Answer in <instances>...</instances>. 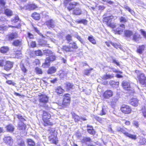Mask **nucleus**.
Returning a JSON list of instances; mask_svg holds the SVG:
<instances>
[{
    "label": "nucleus",
    "mask_w": 146,
    "mask_h": 146,
    "mask_svg": "<svg viewBox=\"0 0 146 146\" xmlns=\"http://www.w3.org/2000/svg\"><path fill=\"white\" fill-rule=\"evenodd\" d=\"M119 97L118 96H116L114 97L112 99V103L114 104V103H116L118 100L119 98Z\"/></svg>",
    "instance_id": "obj_43"
},
{
    "label": "nucleus",
    "mask_w": 146,
    "mask_h": 146,
    "mask_svg": "<svg viewBox=\"0 0 146 146\" xmlns=\"http://www.w3.org/2000/svg\"><path fill=\"white\" fill-rule=\"evenodd\" d=\"M8 26L9 27H13V28H19L20 27L21 25H20V24H19L18 25H17L16 26H12V25H9Z\"/></svg>",
    "instance_id": "obj_59"
},
{
    "label": "nucleus",
    "mask_w": 146,
    "mask_h": 146,
    "mask_svg": "<svg viewBox=\"0 0 146 146\" xmlns=\"http://www.w3.org/2000/svg\"><path fill=\"white\" fill-rule=\"evenodd\" d=\"M75 37L81 43H83V40L80 36L76 35H75Z\"/></svg>",
    "instance_id": "obj_49"
},
{
    "label": "nucleus",
    "mask_w": 146,
    "mask_h": 146,
    "mask_svg": "<svg viewBox=\"0 0 146 146\" xmlns=\"http://www.w3.org/2000/svg\"><path fill=\"white\" fill-rule=\"evenodd\" d=\"M64 91V90H63L60 86L58 87L56 89V92L58 94H62Z\"/></svg>",
    "instance_id": "obj_33"
},
{
    "label": "nucleus",
    "mask_w": 146,
    "mask_h": 146,
    "mask_svg": "<svg viewBox=\"0 0 146 146\" xmlns=\"http://www.w3.org/2000/svg\"><path fill=\"white\" fill-rule=\"evenodd\" d=\"M49 138L50 141L51 143L55 144H57L58 142L57 141V139L56 136L52 135L50 136Z\"/></svg>",
    "instance_id": "obj_19"
},
{
    "label": "nucleus",
    "mask_w": 146,
    "mask_h": 146,
    "mask_svg": "<svg viewBox=\"0 0 146 146\" xmlns=\"http://www.w3.org/2000/svg\"><path fill=\"white\" fill-rule=\"evenodd\" d=\"M9 49L8 47L4 46L1 48L0 51L2 53H5L8 51Z\"/></svg>",
    "instance_id": "obj_30"
},
{
    "label": "nucleus",
    "mask_w": 146,
    "mask_h": 146,
    "mask_svg": "<svg viewBox=\"0 0 146 146\" xmlns=\"http://www.w3.org/2000/svg\"><path fill=\"white\" fill-rule=\"evenodd\" d=\"M4 13L5 14L8 16H11L13 15V12L10 9H7L5 10Z\"/></svg>",
    "instance_id": "obj_21"
},
{
    "label": "nucleus",
    "mask_w": 146,
    "mask_h": 146,
    "mask_svg": "<svg viewBox=\"0 0 146 146\" xmlns=\"http://www.w3.org/2000/svg\"><path fill=\"white\" fill-rule=\"evenodd\" d=\"M78 23H82L84 25H86L87 23V21L86 20L83 19L80 21H78Z\"/></svg>",
    "instance_id": "obj_53"
},
{
    "label": "nucleus",
    "mask_w": 146,
    "mask_h": 146,
    "mask_svg": "<svg viewBox=\"0 0 146 146\" xmlns=\"http://www.w3.org/2000/svg\"><path fill=\"white\" fill-rule=\"evenodd\" d=\"M21 44V41L18 40H14L13 43V44L15 46H20Z\"/></svg>",
    "instance_id": "obj_26"
},
{
    "label": "nucleus",
    "mask_w": 146,
    "mask_h": 146,
    "mask_svg": "<svg viewBox=\"0 0 146 146\" xmlns=\"http://www.w3.org/2000/svg\"><path fill=\"white\" fill-rule=\"evenodd\" d=\"M141 32L143 36L145 38H146V32L142 30H141Z\"/></svg>",
    "instance_id": "obj_64"
},
{
    "label": "nucleus",
    "mask_w": 146,
    "mask_h": 146,
    "mask_svg": "<svg viewBox=\"0 0 146 146\" xmlns=\"http://www.w3.org/2000/svg\"><path fill=\"white\" fill-rule=\"evenodd\" d=\"M57 69L54 66H52L49 68L47 70V73L48 74H51L55 73Z\"/></svg>",
    "instance_id": "obj_18"
},
{
    "label": "nucleus",
    "mask_w": 146,
    "mask_h": 146,
    "mask_svg": "<svg viewBox=\"0 0 146 146\" xmlns=\"http://www.w3.org/2000/svg\"><path fill=\"white\" fill-rule=\"evenodd\" d=\"M70 95L68 94H66L63 96V100L62 103H59L56 104V105L58 106V108L61 109L63 108L68 106L70 102Z\"/></svg>",
    "instance_id": "obj_1"
},
{
    "label": "nucleus",
    "mask_w": 146,
    "mask_h": 146,
    "mask_svg": "<svg viewBox=\"0 0 146 146\" xmlns=\"http://www.w3.org/2000/svg\"><path fill=\"white\" fill-rule=\"evenodd\" d=\"M32 16L34 19L36 20H39L40 18V14L36 12L33 13Z\"/></svg>",
    "instance_id": "obj_23"
},
{
    "label": "nucleus",
    "mask_w": 146,
    "mask_h": 146,
    "mask_svg": "<svg viewBox=\"0 0 146 146\" xmlns=\"http://www.w3.org/2000/svg\"><path fill=\"white\" fill-rule=\"evenodd\" d=\"M13 66V63L10 61H7L5 66V69L7 71L10 70Z\"/></svg>",
    "instance_id": "obj_17"
},
{
    "label": "nucleus",
    "mask_w": 146,
    "mask_h": 146,
    "mask_svg": "<svg viewBox=\"0 0 146 146\" xmlns=\"http://www.w3.org/2000/svg\"><path fill=\"white\" fill-rule=\"evenodd\" d=\"M114 75L113 74H106V75L103 76V78L105 79H111L113 78Z\"/></svg>",
    "instance_id": "obj_27"
},
{
    "label": "nucleus",
    "mask_w": 146,
    "mask_h": 146,
    "mask_svg": "<svg viewBox=\"0 0 146 146\" xmlns=\"http://www.w3.org/2000/svg\"><path fill=\"white\" fill-rule=\"evenodd\" d=\"M114 17L111 15L109 17L104 18L103 21L104 22H105L108 26L113 28L115 27V25L111 23L112 19Z\"/></svg>",
    "instance_id": "obj_7"
},
{
    "label": "nucleus",
    "mask_w": 146,
    "mask_h": 146,
    "mask_svg": "<svg viewBox=\"0 0 146 146\" xmlns=\"http://www.w3.org/2000/svg\"><path fill=\"white\" fill-rule=\"evenodd\" d=\"M27 143L30 146H33L35 145V143L31 139H28L27 140Z\"/></svg>",
    "instance_id": "obj_37"
},
{
    "label": "nucleus",
    "mask_w": 146,
    "mask_h": 146,
    "mask_svg": "<svg viewBox=\"0 0 146 146\" xmlns=\"http://www.w3.org/2000/svg\"><path fill=\"white\" fill-rule=\"evenodd\" d=\"M139 35L136 33L133 35V40L137 42L140 39Z\"/></svg>",
    "instance_id": "obj_32"
},
{
    "label": "nucleus",
    "mask_w": 146,
    "mask_h": 146,
    "mask_svg": "<svg viewBox=\"0 0 146 146\" xmlns=\"http://www.w3.org/2000/svg\"><path fill=\"white\" fill-rule=\"evenodd\" d=\"M113 95V92L111 90H110L106 91L103 94L104 97L106 99H109L110 97L112 96Z\"/></svg>",
    "instance_id": "obj_12"
},
{
    "label": "nucleus",
    "mask_w": 146,
    "mask_h": 146,
    "mask_svg": "<svg viewBox=\"0 0 146 146\" xmlns=\"http://www.w3.org/2000/svg\"><path fill=\"white\" fill-rule=\"evenodd\" d=\"M133 125L135 127H137L139 126V123L137 121H133Z\"/></svg>",
    "instance_id": "obj_58"
},
{
    "label": "nucleus",
    "mask_w": 146,
    "mask_h": 146,
    "mask_svg": "<svg viewBox=\"0 0 146 146\" xmlns=\"http://www.w3.org/2000/svg\"><path fill=\"white\" fill-rule=\"evenodd\" d=\"M121 111L123 113L129 114L131 113V109L128 106L123 105L121 108Z\"/></svg>",
    "instance_id": "obj_9"
},
{
    "label": "nucleus",
    "mask_w": 146,
    "mask_h": 146,
    "mask_svg": "<svg viewBox=\"0 0 146 146\" xmlns=\"http://www.w3.org/2000/svg\"><path fill=\"white\" fill-rule=\"evenodd\" d=\"M91 129H87V131L88 133L91 134H94L95 133V131L93 129V127H90Z\"/></svg>",
    "instance_id": "obj_41"
},
{
    "label": "nucleus",
    "mask_w": 146,
    "mask_h": 146,
    "mask_svg": "<svg viewBox=\"0 0 146 146\" xmlns=\"http://www.w3.org/2000/svg\"><path fill=\"white\" fill-rule=\"evenodd\" d=\"M17 117L20 121L18 125V129L25 131L26 129V125L24 123V121H25V119L19 114L17 115Z\"/></svg>",
    "instance_id": "obj_3"
},
{
    "label": "nucleus",
    "mask_w": 146,
    "mask_h": 146,
    "mask_svg": "<svg viewBox=\"0 0 146 146\" xmlns=\"http://www.w3.org/2000/svg\"><path fill=\"white\" fill-rule=\"evenodd\" d=\"M34 29L35 30V31L37 32L38 34L40 35V36H43L42 34L41 33H40V32L39 31V30L38 29L35 27H34Z\"/></svg>",
    "instance_id": "obj_56"
},
{
    "label": "nucleus",
    "mask_w": 146,
    "mask_h": 146,
    "mask_svg": "<svg viewBox=\"0 0 146 146\" xmlns=\"http://www.w3.org/2000/svg\"><path fill=\"white\" fill-rule=\"evenodd\" d=\"M69 46L71 48H77L78 46H77L75 42L70 43L69 44Z\"/></svg>",
    "instance_id": "obj_44"
},
{
    "label": "nucleus",
    "mask_w": 146,
    "mask_h": 146,
    "mask_svg": "<svg viewBox=\"0 0 146 146\" xmlns=\"http://www.w3.org/2000/svg\"><path fill=\"white\" fill-rule=\"evenodd\" d=\"M112 61L113 63H115L117 66H119L120 65L119 63L115 59L112 58Z\"/></svg>",
    "instance_id": "obj_60"
},
{
    "label": "nucleus",
    "mask_w": 146,
    "mask_h": 146,
    "mask_svg": "<svg viewBox=\"0 0 146 146\" xmlns=\"http://www.w3.org/2000/svg\"><path fill=\"white\" fill-rule=\"evenodd\" d=\"M120 22L121 23H125L127 22V20L124 17H121L119 19Z\"/></svg>",
    "instance_id": "obj_51"
},
{
    "label": "nucleus",
    "mask_w": 146,
    "mask_h": 146,
    "mask_svg": "<svg viewBox=\"0 0 146 146\" xmlns=\"http://www.w3.org/2000/svg\"><path fill=\"white\" fill-rule=\"evenodd\" d=\"M46 24L49 28H53L55 26V23L53 20L51 19L47 21Z\"/></svg>",
    "instance_id": "obj_14"
},
{
    "label": "nucleus",
    "mask_w": 146,
    "mask_h": 146,
    "mask_svg": "<svg viewBox=\"0 0 146 146\" xmlns=\"http://www.w3.org/2000/svg\"><path fill=\"white\" fill-rule=\"evenodd\" d=\"M18 37V33L17 32H12L9 33L5 37V39L7 41H11Z\"/></svg>",
    "instance_id": "obj_8"
},
{
    "label": "nucleus",
    "mask_w": 146,
    "mask_h": 146,
    "mask_svg": "<svg viewBox=\"0 0 146 146\" xmlns=\"http://www.w3.org/2000/svg\"><path fill=\"white\" fill-rule=\"evenodd\" d=\"M66 88L67 89H70L72 88L73 85L72 84H71L68 82H66L64 84Z\"/></svg>",
    "instance_id": "obj_35"
},
{
    "label": "nucleus",
    "mask_w": 146,
    "mask_h": 146,
    "mask_svg": "<svg viewBox=\"0 0 146 146\" xmlns=\"http://www.w3.org/2000/svg\"><path fill=\"white\" fill-rule=\"evenodd\" d=\"M31 46L32 47H34L36 46V43L35 42L32 41L31 44Z\"/></svg>",
    "instance_id": "obj_63"
},
{
    "label": "nucleus",
    "mask_w": 146,
    "mask_h": 146,
    "mask_svg": "<svg viewBox=\"0 0 146 146\" xmlns=\"http://www.w3.org/2000/svg\"><path fill=\"white\" fill-rule=\"evenodd\" d=\"M19 20V17L18 16H16L14 19H12L11 20V21L12 22V24L15 23L17 22Z\"/></svg>",
    "instance_id": "obj_40"
},
{
    "label": "nucleus",
    "mask_w": 146,
    "mask_h": 146,
    "mask_svg": "<svg viewBox=\"0 0 146 146\" xmlns=\"http://www.w3.org/2000/svg\"><path fill=\"white\" fill-rule=\"evenodd\" d=\"M107 107L106 106H103L102 108V115H105L107 112Z\"/></svg>",
    "instance_id": "obj_38"
},
{
    "label": "nucleus",
    "mask_w": 146,
    "mask_h": 146,
    "mask_svg": "<svg viewBox=\"0 0 146 146\" xmlns=\"http://www.w3.org/2000/svg\"><path fill=\"white\" fill-rule=\"evenodd\" d=\"M5 4V2L4 0H0V5L4 6Z\"/></svg>",
    "instance_id": "obj_57"
},
{
    "label": "nucleus",
    "mask_w": 146,
    "mask_h": 146,
    "mask_svg": "<svg viewBox=\"0 0 146 146\" xmlns=\"http://www.w3.org/2000/svg\"><path fill=\"white\" fill-rule=\"evenodd\" d=\"M139 143L142 145H144L146 143V139L144 138H143L141 139L139 141Z\"/></svg>",
    "instance_id": "obj_47"
},
{
    "label": "nucleus",
    "mask_w": 146,
    "mask_h": 146,
    "mask_svg": "<svg viewBox=\"0 0 146 146\" xmlns=\"http://www.w3.org/2000/svg\"><path fill=\"white\" fill-rule=\"evenodd\" d=\"M6 128L7 130L9 132H13L14 129L13 126L11 124L7 126Z\"/></svg>",
    "instance_id": "obj_29"
},
{
    "label": "nucleus",
    "mask_w": 146,
    "mask_h": 146,
    "mask_svg": "<svg viewBox=\"0 0 146 146\" xmlns=\"http://www.w3.org/2000/svg\"><path fill=\"white\" fill-rule=\"evenodd\" d=\"M109 84L111 86L115 87V86L118 85L119 83L118 82H115L113 80H111L110 81Z\"/></svg>",
    "instance_id": "obj_31"
},
{
    "label": "nucleus",
    "mask_w": 146,
    "mask_h": 146,
    "mask_svg": "<svg viewBox=\"0 0 146 146\" xmlns=\"http://www.w3.org/2000/svg\"><path fill=\"white\" fill-rule=\"evenodd\" d=\"M135 73L137 76V78L140 83L142 84H144L146 80V77L144 74L139 70H136Z\"/></svg>",
    "instance_id": "obj_6"
},
{
    "label": "nucleus",
    "mask_w": 146,
    "mask_h": 146,
    "mask_svg": "<svg viewBox=\"0 0 146 146\" xmlns=\"http://www.w3.org/2000/svg\"><path fill=\"white\" fill-rule=\"evenodd\" d=\"M122 86L123 88L125 90H130L131 88L130 84L126 81H123L122 82Z\"/></svg>",
    "instance_id": "obj_16"
},
{
    "label": "nucleus",
    "mask_w": 146,
    "mask_h": 146,
    "mask_svg": "<svg viewBox=\"0 0 146 146\" xmlns=\"http://www.w3.org/2000/svg\"><path fill=\"white\" fill-rule=\"evenodd\" d=\"M142 111L144 117L146 116V108L145 107H143L142 109Z\"/></svg>",
    "instance_id": "obj_52"
},
{
    "label": "nucleus",
    "mask_w": 146,
    "mask_h": 146,
    "mask_svg": "<svg viewBox=\"0 0 146 146\" xmlns=\"http://www.w3.org/2000/svg\"><path fill=\"white\" fill-rule=\"evenodd\" d=\"M35 54L37 56H40L42 54V52L41 51L39 50H38L35 51Z\"/></svg>",
    "instance_id": "obj_48"
},
{
    "label": "nucleus",
    "mask_w": 146,
    "mask_h": 146,
    "mask_svg": "<svg viewBox=\"0 0 146 146\" xmlns=\"http://www.w3.org/2000/svg\"><path fill=\"white\" fill-rule=\"evenodd\" d=\"M84 140L85 141L90 142L91 141L90 138L89 137H85L84 138Z\"/></svg>",
    "instance_id": "obj_62"
},
{
    "label": "nucleus",
    "mask_w": 146,
    "mask_h": 146,
    "mask_svg": "<svg viewBox=\"0 0 146 146\" xmlns=\"http://www.w3.org/2000/svg\"><path fill=\"white\" fill-rule=\"evenodd\" d=\"M44 121L43 124L44 126L48 125H52V123L50 122L49 119H43Z\"/></svg>",
    "instance_id": "obj_25"
},
{
    "label": "nucleus",
    "mask_w": 146,
    "mask_h": 146,
    "mask_svg": "<svg viewBox=\"0 0 146 146\" xmlns=\"http://www.w3.org/2000/svg\"><path fill=\"white\" fill-rule=\"evenodd\" d=\"M21 68L22 70L24 73H26L27 72V70L23 65H22L21 66Z\"/></svg>",
    "instance_id": "obj_50"
},
{
    "label": "nucleus",
    "mask_w": 146,
    "mask_h": 146,
    "mask_svg": "<svg viewBox=\"0 0 146 146\" xmlns=\"http://www.w3.org/2000/svg\"><path fill=\"white\" fill-rule=\"evenodd\" d=\"M81 13V11L78 8H76L74 10L73 12V14L76 15H80Z\"/></svg>",
    "instance_id": "obj_24"
},
{
    "label": "nucleus",
    "mask_w": 146,
    "mask_h": 146,
    "mask_svg": "<svg viewBox=\"0 0 146 146\" xmlns=\"http://www.w3.org/2000/svg\"><path fill=\"white\" fill-rule=\"evenodd\" d=\"M6 82L8 84L10 85H14L15 84V83L14 82H13L11 80L7 81Z\"/></svg>",
    "instance_id": "obj_61"
},
{
    "label": "nucleus",
    "mask_w": 146,
    "mask_h": 146,
    "mask_svg": "<svg viewBox=\"0 0 146 146\" xmlns=\"http://www.w3.org/2000/svg\"><path fill=\"white\" fill-rule=\"evenodd\" d=\"M145 46L144 45L140 46L137 48V53L140 54H141L143 53V51L144 50Z\"/></svg>",
    "instance_id": "obj_22"
},
{
    "label": "nucleus",
    "mask_w": 146,
    "mask_h": 146,
    "mask_svg": "<svg viewBox=\"0 0 146 146\" xmlns=\"http://www.w3.org/2000/svg\"><path fill=\"white\" fill-rule=\"evenodd\" d=\"M125 28V25L124 24L120 25L119 27L117 28L116 30L117 33L120 34H121Z\"/></svg>",
    "instance_id": "obj_13"
},
{
    "label": "nucleus",
    "mask_w": 146,
    "mask_h": 146,
    "mask_svg": "<svg viewBox=\"0 0 146 146\" xmlns=\"http://www.w3.org/2000/svg\"><path fill=\"white\" fill-rule=\"evenodd\" d=\"M42 117L43 119H49L51 117V115L48 112L46 111H44Z\"/></svg>",
    "instance_id": "obj_20"
},
{
    "label": "nucleus",
    "mask_w": 146,
    "mask_h": 146,
    "mask_svg": "<svg viewBox=\"0 0 146 146\" xmlns=\"http://www.w3.org/2000/svg\"><path fill=\"white\" fill-rule=\"evenodd\" d=\"M35 71L37 74H42V71L41 68L38 67H36L35 68Z\"/></svg>",
    "instance_id": "obj_42"
},
{
    "label": "nucleus",
    "mask_w": 146,
    "mask_h": 146,
    "mask_svg": "<svg viewBox=\"0 0 146 146\" xmlns=\"http://www.w3.org/2000/svg\"><path fill=\"white\" fill-rule=\"evenodd\" d=\"M3 140L5 143L10 146L13 143V139L10 136L5 137Z\"/></svg>",
    "instance_id": "obj_11"
},
{
    "label": "nucleus",
    "mask_w": 146,
    "mask_h": 146,
    "mask_svg": "<svg viewBox=\"0 0 146 146\" xmlns=\"http://www.w3.org/2000/svg\"><path fill=\"white\" fill-rule=\"evenodd\" d=\"M130 104L134 106H137L138 104V100L135 98H133L129 101Z\"/></svg>",
    "instance_id": "obj_15"
},
{
    "label": "nucleus",
    "mask_w": 146,
    "mask_h": 146,
    "mask_svg": "<svg viewBox=\"0 0 146 146\" xmlns=\"http://www.w3.org/2000/svg\"><path fill=\"white\" fill-rule=\"evenodd\" d=\"M89 40L91 42L92 44H95L96 43V42L95 40L92 36H89L88 38Z\"/></svg>",
    "instance_id": "obj_45"
},
{
    "label": "nucleus",
    "mask_w": 146,
    "mask_h": 146,
    "mask_svg": "<svg viewBox=\"0 0 146 146\" xmlns=\"http://www.w3.org/2000/svg\"><path fill=\"white\" fill-rule=\"evenodd\" d=\"M133 34L132 31L127 30L125 31V35L127 37H130Z\"/></svg>",
    "instance_id": "obj_36"
},
{
    "label": "nucleus",
    "mask_w": 146,
    "mask_h": 146,
    "mask_svg": "<svg viewBox=\"0 0 146 146\" xmlns=\"http://www.w3.org/2000/svg\"><path fill=\"white\" fill-rule=\"evenodd\" d=\"M116 130L118 131L122 132L125 135L132 139L135 140L137 138L136 135H132L128 132L127 131L128 129L126 128H122L119 127L118 126L116 128Z\"/></svg>",
    "instance_id": "obj_2"
},
{
    "label": "nucleus",
    "mask_w": 146,
    "mask_h": 146,
    "mask_svg": "<svg viewBox=\"0 0 146 146\" xmlns=\"http://www.w3.org/2000/svg\"><path fill=\"white\" fill-rule=\"evenodd\" d=\"M18 145L19 146H25V143L24 141L21 139H19L17 140Z\"/></svg>",
    "instance_id": "obj_39"
},
{
    "label": "nucleus",
    "mask_w": 146,
    "mask_h": 146,
    "mask_svg": "<svg viewBox=\"0 0 146 146\" xmlns=\"http://www.w3.org/2000/svg\"><path fill=\"white\" fill-rule=\"evenodd\" d=\"M111 69L112 70V71L115 72L116 73H122V72L119 71H118L116 69L113 68H111Z\"/></svg>",
    "instance_id": "obj_55"
},
{
    "label": "nucleus",
    "mask_w": 146,
    "mask_h": 146,
    "mask_svg": "<svg viewBox=\"0 0 146 146\" xmlns=\"http://www.w3.org/2000/svg\"><path fill=\"white\" fill-rule=\"evenodd\" d=\"M56 59V56L54 54H52L48 57L46 58L45 62L43 63L42 66L43 68H46L48 67L50 65V62L51 61H53Z\"/></svg>",
    "instance_id": "obj_5"
},
{
    "label": "nucleus",
    "mask_w": 146,
    "mask_h": 146,
    "mask_svg": "<svg viewBox=\"0 0 146 146\" xmlns=\"http://www.w3.org/2000/svg\"><path fill=\"white\" fill-rule=\"evenodd\" d=\"M124 8L126 10H128L129 12H130L131 14L133 15L135 14L134 12L132 10H131L128 6L127 5H125L124 6Z\"/></svg>",
    "instance_id": "obj_34"
},
{
    "label": "nucleus",
    "mask_w": 146,
    "mask_h": 146,
    "mask_svg": "<svg viewBox=\"0 0 146 146\" xmlns=\"http://www.w3.org/2000/svg\"><path fill=\"white\" fill-rule=\"evenodd\" d=\"M63 49L66 51H70L71 50V48L69 46H64L63 48Z\"/></svg>",
    "instance_id": "obj_46"
},
{
    "label": "nucleus",
    "mask_w": 146,
    "mask_h": 146,
    "mask_svg": "<svg viewBox=\"0 0 146 146\" xmlns=\"http://www.w3.org/2000/svg\"><path fill=\"white\" fill-rule=\"evenodd\" d=\"M111 44L114 46L115 48H117L120 47V45L116 43H111Z\"/></svg>",
    "instance_id": "obj_54"
},
{
    "label": "nucleus",
    "mask_w": 146,
    "mask_h": 146,
    "mask_svg": "<svg viewBox=\"0 0 146 146\" xmlns=\"http://www.w3.org/2000/svg\"><path fill=\"white\" fill-rule=\"evenodd\" d=\"M72 117L74 119V121L75 122H78L80 121V117L75 113L72 114Z\"/></svg>",
    "instance_id": "obj_28"
},
{
    "label": "nucleus",
    "mask_w": 146,
    "mask_h": 146,
    "mask_svg": "<svg viewBox=\"0 0 146 146\" xmlns=\"http://www.w3.org/2000/svg\"><path fill=\"white\" fill-rule=\"evenodd\" d=\"M40 106L43 107L45 109H48V105L46 103L48 101V98L46 95H42L40 97Z\"/></svg>",
    "instance_id": "obj_4"
},
{
    "label": "nucleus",
    "mask_w": 146,
    "mask_h": 146,
    "mask_svg": "<svg viewBox=\"0 0 146 146\" xmlns=\"http://www.w3.org/2000/svg\"><path fill=\"white\" fill-rule=\"evenodd\" d=\"M37 8V6L34 4H29L27 5L24 6V7H20V8L21 10L23 9H28L29 10L35 9V8Z\"/></svg>",
    "instance_id": "obj_10"
}]
</instances>
